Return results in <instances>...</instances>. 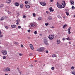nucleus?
I'll return each mask as SVG.
<instances>
[{
    "mask_svg": "<svg viewBox=\"0 0 75 75\" xmlns=\"http://www.w3.org/2000/svg\"><path fill=\"white\" fill-rule=\"evenodd\" d=\"M18 28L19 29H20V28H21V26H18Z\"/></svg>",
    "mask_w": 75,
    "mask_h": 75,
    "instance_id": "40",
    "label": "nucleus"
},
{
    "mask_svg": "<svg viewBox=\"0 0 75 75\" xmlns=\"http://www.w3.org/2000/svg\"><path fill=\"white\" fill-rule=\"evenodd\" d=\"M16 42H14V44H16Z\"/></svg>",
    "mask_w": 75,
    "mask_h": 75,
    "instance_id": "61",
    "label": "nucleus"
},
{
    "mask_svg": "<svg viewBox=\"0 0 75 75\" xmlns=\"http://www.w3.org/2000/svg\"><path fill=\"white\" fill-rule=\"evenodd\" d=\"M63 41H64V40H65V38H63Z\"/></svg>",
    "mask_w": 75,
    "mask_h": 75,
    "instance_id": "52",
    "label": "nucleus"
},
{
    "mask_svg": "<svg viewBox=\"0 0 75 75\" xmlns=\"http://www.w3.org/2000/svg\"><path fill=\"white\" fill-rule=\"evenodd\" d=\"M71 73L73 75H75V73L74 72V71L72 72Z\"/></svg>",
    "mask_w": 75,
    "mask_h": 75,
    "instance_id": "33",
    "label": "nucleus"
},
{
    "mask_svg": "<svg viewBox=\"0 0 75 75\" xmlns=\"http://www.w3.org/2000/svg\"><path fill=\"white\" fill-rule=\"evenodd\" d=\"M66 15H67V16H69V13H68V12H66Z\"/></svg>",
    "mask_w": 75,
    "mask_h": 75,
    "instance_id": "27",
    "label": "nucleus"
},
{
    "mask_svg": "<svg viewBox=\"0 0 75 75\" xmlns=\"http://www.w3.org/2000/svg\"><path fill=\"white\" fill-rule=\"evenodd\" d=\"M51 69L52 70H54V67H52L51 68Z\"/></svg>",
    "mask_w": 75,
    "mask_h": 75,
    "instance_id": "42",
    "label": "nucleus"
},
{
    "mask_svg": "<svg viewBox=\"0 0 75 75\" xmlns=\"http://www.w3.org/2000/svg\"><path fill=\"white\" fill-rule=\"evenodd\" d=\"M4 75H8L7 74H5Z\"/></svg>",
    "mask_w": 75,
    "mask_h": 75,
    "instance_id": "63",
    "label": "nucleus"
},
{
    "mask_svg": "<svg viewBox=\"0 0 75 75\" xmlns=\"http://www.w3.org/2000/svg\"><path fill=\"white\" fill-rule=\"evenodd\" d=\"M34 33L36 35L37 34V31H35L34 32Z\"/></svg>",
    "mask_w": 75,
    "mask_h": 75,
    "instance_id": "26",
    "label": "nucleus"
},
{
    "mask_svg": "<svg viewBox=\"0 0 75 75\" xmlns=\"http://www.w3.org/2000/svg\"><path fill=\"white\" fill-rule=\"evenodd\" d=\"M21 47L22 48H23L24 47V45H21Z\"/></svg>",
    "mask_w": 75,
    "mask_h": 75,
    "instance_id": "39",
    "label": "nucleus"
},
{
    "mask_svg": "<svg viewBox=\"0 0 75 75\" xmlns=\"http://www.w3.org/2000/svg\"><path fill=\"white\" fill-rule=\"evenodd\" d=\"M11 27H12V28H14V27H16V25H12L11 26Z\"/></svg>",
    "mask_w": 75,
    "mask_h": 75,
    "instance_id": "20",
    "label": "nucleus"
},
{
    "mask_svg": "<svg viewBox=\"0 0 75 75\" xmlns=\"http://www.w3.org/2000/svg\"><path fill=\"white\" fill-rule=\"evenodd\" d=\"M28 39H30V37H28Z\"/></svg>",
    "mask_w": 75,
    "mask_h": 75,
    "instance_id": "60",
    "label": "nucleus"
},
{
    "mask_svg": "<svg viewBox=\"0 0 75 75\" xmlns=\"http://www.w3.org/2000/svg\"><path fill=\"white\" fill-rule=\"evenodd\" d=\"M66 39L67 40H71V39L69 38V37H68L67 38H66Z\"/></svg>",
    "mask_w": 75,
    "mask_h": 75,
    "instance_id": "24",
    "label": "nucleus"
},
{
    "mask_svg": "<svg viewBox=\"0 0 75 75\" xmlns=\"http://www.w3.org/2000/svg\"><path fill=\"white\" fill-rule=\"evenodd\" d=\"M71 42H69V44H71Z\"/></svg>",
    "mask_w": 75,
    "mask_h": 75,
    "instance_id": "58",
    "label": "nucleus"
},
{
    "mask_svg": "<svg viewBox=\"0 0 75 75\" xmlns=\"http://www.w3.org/2000/svg\"><path fill=\"white\" fill-rule=\"evenodd\" d=\"M25 6H26V7L27 8H30V6L28 5H25Z\"/></svg>",
    "mask_w": 75,
    "mask_h": 75,
    "instance_id": "18",
    "label": "nucleus"
},
{
    "mask_svg": "<svg viewBox=\"0 0 75 75\" xmlns=\"http://www.w3.org/2000/svg\"><path fill=\"white\" fill-rule=\"evenodd\" d=\"M57 17L59 18H61V17L59 15H58Z\"/></svg>",
    "mask_w": 75,
    "mask_h": 75,
    "instance_id": "38",
    "label": "nucleus"
},
{
    "mask_svg": "<svg viewBox=\"0 0 75 75\" xmlns=\"http://www.w3.org/2000/svg\"><path fill=\"white\" fill-rule=\"evenodd\" d=\"M70 3L72 6H74V1H73V0H70Z\"/></svg>",
    "mask_w": 75,
    "mask_h": 75,
    "instance_id": "13",
    "label": "nucleus"
},
{
    "mask_svg": "<svg viewBox=\"0 0 75 75\" xmlns=\"http://www.w3.org/2000/svg\"><path fill=\"white\" fill-rule=\"evenodd\" d=\"M65 19V18H65V16H64L63 17Z\"/></svg>",
    "mask_w": 75,
    "mask_h": 75,
    "instance_id": "55",
    "label": "nucleus"
},
{
    "mask_svg": "<svg viewBox=\"0 0 75 75\" xmlns=\"http://www.w3.org/2000/svg\"><path fill=\"white\" fill-rule=\"evenodd\" d=\"M50 1L52 2H52H53V0H51Z\"/></svg>",
    "mask_w": 75,
    "mask_h": 75,
    "instance_id": "54",
    "label": "nucleus"
},
{
    "mask_svg": "<svg viewBox=\"0 0 75 75\" xmlns=\"http://www.w3.org/2000/svg\"><path fill=\"white\" fill-rule=\"evenodd\" d=\"M44 43L46 45H48V40L47 38H45L44 39Z\"/></svg>",
    "mask_w": 75,
    "mask_h": 75,
    "instance_id": "2",
    "label": "nucleus"
},
{
    "mask_svg": "<svg viewBox=\"0 0 75 75\" xmlns=\"http://www.w3.org/2000/svg\"><path fill=\"white\" fill-rule=\"evenodd\" d=\"M8 14H11V12H10L9 11H8Z\"/></svg>",
    "mask_w": 75,
    "mask_h": 75,
    "instance_id": "44",
    "label": "nucleus"
},
{
    "mask_svg": "<svg viewBox=\"0 0 75 75\" xmlns=\"http://www.w3.org/2000/svg\"><path fill=\"white\" fill-rule=\"evenodd\" d=\"M48 20H52V17L51 16H49L48 18Z\"/></svg>",
    "mask_w": 75,
    "mask_h": 75,
    "instance_id": "21",
    "label": "nucleus"
},
{
    "mask_svg": "<svg viewBox=\"0 0 75 75\" xmlns=\"http://www.w3.org/2000/svg\"><path fill=\"white\" fill-rule=\"evenodd\" d=\"M27 31L28 33H30V32H31V30H30V29H29Z\"/></svg>",
    "mask_w": 75,
    "mask_h": 75,
    "instance_id": "35",
    "label": "nucleus"
},
{
    "mask_svg": "<svg viewBox=\"0 0 75 75\" xmlns=\"http://www.w3.org/2000/svg\"><path fill=\"white\" fill-rule=\"evenodd\" d=\"M25 4H27L28 3V1H25Z\"/></svg>",
    "mask_w": 75,
    "mask_h": 75,
    "instance_id": "43",
    "label": "nucleus"
},
{
    "mask_svg": "<svg viewBox=\"0 0 75 75\" xmlns=\"http://www.w3.org/2000/svg\"><path fill=\"white\" fill-rule=\"evenodd\" d=\"M71 27H69L68 30V34H71V32L70 31L71 29Z\"/></svg>",
    "mask_w": 75,
    "mask_h": 75,
    "instance_id": "11",
    "label": "nucleus"
},
{
    "mask_svg": "<svg viewBox=\"0 0 75 75\" xmlns=\"http://www.w3.org/2000/svg\"><path fill=\"white\" fill-rule=\"evenodd\" d=\"M35 16H36V15L35 13H33V17H35Z\"/></svg>",
    "mask_w": 75,
    "mask_h": 75,
    "instance_id": "29",
    "label": "nucleus"
},
{
    "mask_svg": "<svg viewBox=\"0 0 75 75\" xmlns=\"http://www.w3.org/2000/svg\"><path fill=\"white\" fill-rule=\"evenodd\" d=\"M3 35H0V37H3Z\"/></svg>",
    "mask_w": 75,
    "mask_h": 75,
    "instance_id": "50",
    "label": "nucleus"
},
{
    "mask_svg": "<svg viewBox=\"0 0 75 75\" xmlns=\"http://www.w3.org/2000/svg\"><path fill=\"white\" fill-rule=\"evenodd\" d=\"M65 2L64 1H63V3L62 4V5H61L62 7V8H64L65 7Z\"/></svg>",
    "mask_w": 75,
    "mask_h": 75,
    "instance_id": "3",
    "label": "nucleus"
},
{
    "mask_svg": "<svg viewBox=\"0 0 75 75\" xmlns=\"http://www.w3.org/2000/svg\"><path fill=\"white\" fill-rule=\"evenodd\" d=\"M1 32L0 31V35H1Z\"/></svg>",
    "mask_w": 75,
    "mask_h": 75,
    "instance_id": "56",
    "label": "nucleus"
},
{
    "mask_svg": "<svg viewBox=\"0 0 75 75\" xmlns=\"http://www.w3.org/2000/svg\"><path fill=\"white\" fill-rule=\"evenodd\" d=\"M52 57H53V58H54L56 57V55L55 54H53L52 55Z\"/></svg>",
    "mask_w": 75,
    "mask_h": 75,
    "instance_id": "25",
    "label": "nucleus"
},
{
    "mask_svg": "<svg viewBox=\"0 0 75 75\" xmlns=\"http://www.w3.org/2000/svg\"><path fill=\"white\" fill-rule=\"evenodd\" d=\"M16 44H18V42H16V43H15Z\"/></svg>",
    "mask_w": 75,
    "mask_h": 75,
    "instance_id": "53",
    "label": "nucleus"
},
{
    "mask_svg": "<svg viewBox=\"0 0 75 75\" xmlns=\"http://www.w3.org/2000/svg\"><path fill=\"white\" fill-rule=\"evenodd\" d=\"M26 16L25 15H23V18H26Z\"/></svg>",
    "mask_w": 75,
    "mask_h": 75,
    "instance_id": "32",
    "label": "nucleus"
},
{
    "mask_svg": "<svg viewBox=\"0 0 75 75\" xmlns=\"http://www.w3.org/2000/svg\"><path fill=\"white\" fill-rule=\"evenodd\" d=\"M23 54L20 53L19 54V55L20 56H23Z\"/></svg>",
    "mask_w": 75,
    "mask_h": 75,
    "instance_id": "36",
    "label": "nucleus"
},
{
    "mask_svg": "<svg viewBox=\"0 0 75 75\" xmlns=\"http://www.w3.org/2000/svg\"><path fill=\"white\" fill-rule=\"evenodd\" d=\"M5 28H6V29H8V26H6Z\"/></svg>",
    "mask_w": 75,
    "mask_h": 75,
    "instance_id": "49",
    "label": "nucleus"
},
{
    "mask_svg": "<svg viewBox=\"0 0 75 75\" xmlns=\"http://www.w3.org/2000/svg\"><path fill=\"white\" fill-rule=\"evenodd\" d=\"M17 16H20V13H17Z\"/></svg>",
    "mask_w": 75,
    "mask_h": 75,
    "instance_id": "46",
    "label": "nucleus"
},
{
    "mask_svg": "<svg viewBox=\"0 0 75 75\" xmlns=\"http://www.w3.org/2000/svg\"><path fill=\"white\" fill-rule=\"evenodd\" d=\"M61 43V41L59 40H57V44H59Z\"/></svg>",
    "mask_w": 75,
    "mask_h": 75,
    "instance_id": "17",
    "label": "nucleus"
},
{
    "mask_svg": "<svg viewBox=\"0 0 75 75\" xmlns=\"http://www.w3.org/2000/svg\"><path fill=\"white\" fill-rule=\"evenodd\" d=\"M42 19V18L40 17H39L38 18V20H41Z\"/></svg>",
    "mask_w": 75,
    "mask_h": 75,
    "instance_id": "28",
    "label": "nucleus"
},
{
    "mask_svg": "<svg viewBox=\"0 0 75 75\" xmlns=\"http://www.w3.org/2000/svg\"><path fill=\"white\" fill-rule=\"evenodd\" d=\"M45 25H46V26H48V23H45Z\"/></svg>",
    "mask_w": 75,
    "mask_h": 75,
    "instance_id": "37",
    "label": "nucleus"
},
{
    "mask_svg": "<svg viewBox=\"0 0 75 75\" xmlns=\"http://www.w3.org/2000/svg\"><path fill=\"white\" fill-rule=\"evenodd\" d=\"M35 25V23H31L30 24L29 27H30L31 28L33 27H34Z\"/></svg>",
    "mask_w": 75,
    "mask_h": 75,
    "instance_id": "4",
    "label": "nucleus"
},
{
    "mask_svg": "<svg viewBox=\"0 0 75 75\" xmlns=\"http://www.w3.org/2000/svg\"><path fill=\"white\" fill-rule=\"evenodd\" d=\"M20 22V20L19 19H18L16 20V23L17 25H18Z\"/></svg>",
    "mask_w": 75,
    "mask_h": 75,
    "instance_id": "9",
    "label": "nucleus"
},
{
    "mask_svg": "<svg viewBox=\"0 0 75 75\" xmlns=\"http://www.w3.org/2000/svg\"><path fill=\"white\" fill-rule=\"evenodd\" d=\"M3 6H4L3 5H1L0 6V8H1V7H3Z\"/></svg>",
    "mask_w": 75,
    "mask_h": 75,
    "instance_id": "41",
    "label": "nucleus"
},
{
    "mask_svg": "<svg viewBox=\"0 0 75 75\" xmlns=\"http://www.w3.org/2000/svg\"><path fill=\"white\" fill-rule=\"evenodd\" d=\"M23 4H21L20 6V7L21 8H23Z\"/></svg>",
    "mask_w": 75,
    "mask_h": 75,
    "instance_id": "19",
    "label": "nucleus"
},
{
    "mask_svg": "<svg viewBox=\"0 0 75 75\" xmlns=\"http://www.w3.org/2000/svg\"><path fill=\"white\" fill-rule=\"evenodd\" d=\"M39 35H40V36H42V34H40Z\"/></svg>",
    "mask_w": 75,
    "mask_h": 75,
    "instance_id": "57",
    "label": "nucleus"
},
{
    "mask_svg": "<svg viewBox=\"0 0 75 75\" xmlns=\"http://www.w3.org/2000/svg\"><path fill=\"white\" fill-rule=\"evenodd\" d=\"M67 25H64L63 27V28L65 29V28L66 27H67Z\"/></svg>",
    "mask_w": 75,
    "mask_h": 75,
    "instance_id": "22",
    "label": "nucleus"
},
{
    "mask_svg": "<svg viewBox=\"0 0 75 75\" xmlns=\"http://www.w3.org/2000/svg\"><path fill=\"white\" fill-rule=\"evenodd\" d=\"M2 53L4 55H6L7 54V52L6 51H4L2 52Z\"/></svg>",
    "mask_w": 75,
    "mask_h": 75,
    "instance_id": "7",
    "label": "nucleus"
},
{
    "mask_svg": "<svg viewBox=\"0 0 75 75\" xmlns=\"http://www.w3.org/2000/svg\"><path fill=\"white\" fill-rule=\"evenodd\" d=\"M51 28H55V27L54 26H52L50 27Z\"/></svg>",
    "mask_w": 75,
    "mask_h": 75,
    "instance_id": "45",
    "label": "nucleus"
},
{
    "mask_svg": "<svg viewBox=\"0 0 75 75\" xmlns=\"http://www.w3.org/2000/svg\"><path fill=\"white\" fill-rule=\"evenodd\" d=\"M3 59H6V57L5 56H4L3 57Z\"/></svg>",
    "mask_w": 75,
    "mask_h": 75,
    "instance_id": "30",
    "label": "nucleus"
},
{
    "mask_svg": "<svg viewBox=\"0 0 75 75\" xmlns=\"http://www.w3.org/2000/svg\"><path fill=\"white\" fill-rule=\"evenodd\" d=\"M46 53L48 54V50H46Z\"/></svg>",
    "mask_w": 75,
    "mask_h": 75,
    "instance_id": "48",
    "label": "nucleus"
},
{
    "mask_svg": "<svg viewBox=\"0 0 75 75\" xmlns=\"http://www.w3.org/2000/svg\"><path fill=\"white\" fill-rule=\"evenodd\" d=\"M3 71L4 72H8V71H10V69L8 67H7L4 69Z\"/></svg>",
    "mask_w": 75,
    "mask_h": 75,
    "instance_id": "1",
    "label": "nucleus"
},
{
    "mask_svg": "<svg viewBox=\"0 0 75 75\" xmlns=\"http://www.w3.org/2000/svg\"><path fill=\"white\" fill-rule=\"evenodd\" d=\"M19 73L21 74V72H19Z\"/></svg>",
    "mask_w": 75,
    "mask_h": 75,
    "instance_id": "59",
    "label": "nucleus"
},
{
    "mask_svg": "<svg viewBox=\"0 0 75 75\" xmlns=\"http://www.w3.org/2000/svg\"><path fill=\"white\" fill-rule=\"evenodd\" d=\"M30 66H31V67H33V65H30Z\"/></svg>",
    "mask_w": 75,
    "mask_h": 75,
    "instance_id": "62",
    "label": "nucleus"
},
{
    "mask_svg": "<svg viewBox=\"0 0 75 75\" xmlns=\"http://www.w3.org/2000/svg\"><path fill=\"white\" fill-rule=\"evenodd\" d=\"M44 50V48L43 47H41L39 50H38L37 51L39 52L43 51Z\"/></svg>",
    "mask_w": 75,
    "mask_h": 75,
    "instance_id": "6",
    "label": "nucleus"
},
{
    "mask_svg": "<svg viewBox=\"0 0 75 75\" xmlns=\"http://www.w3.org/2000/svg\"><path fill=\"white\" fill-rule=\"evenodd\" d=\"M11 0H6V3L8 4H10L11 3Z\"/></svg>",
    "mask_w": 75,
    "mask_h": 75,
    "instance_id": "15",
    "label": "nucleus"
},
{
    "mask_svg": "<svg viewBox=\"0 0 75 75\" xmlns=\"http://www.w3.org/2000/svg\"><path fill=\"white\" fill-rule=\"evenodd\" d=\"M46 13L47 14H48V13H49V12L48 11H47L46 12Z\"/></svg>",
    "mask_w": 75,
    "mask_h": 75,
    "instance_id": "51",
    "label": "nucleus"
},
{
    "mask_svg": "<svg viewBox=\"0 0 75 75\" xmlns=\"http://www.w3.org/2000/svg\"><path fill=\"white\" fill-rule=\"evenodd\" d=\"M40 4L41 5H42V6H45L46 5V3H45L40 2Z\"/></svg>",
    "mask_w": 75,
    "mask_h": 75,
    "instance_id": "12",
    "label": "nucleus"
},
{
    "mask_svg": "<svg viewBox=\"0 0 75 75\" xmlns=\"http://www.w3.org/2000/svg\"><path fill=\"white\" fill-rule=\"evenodd\" d=\"M72 9H73V10H74L75 9V7L73 6L71 7Z\"/></svg>",
    "mask_w": 75,
    "mask_h": 75,
    "instance_id": "34",
    "label": "nucleus"
},
{
    "mask_svg": "<svg viewBox=\"0 0 75 75\" xmlns=\"http://www.w3.org/2000/svg\"><path fill=\"white\" fill-rule=\"evenodd\" d=\"M54 35H51L49 36L48 38L50 40H52L54 38Z\"/></svg>",
    "mask_w": 75,
    "mask_h": 75,
    "instance_id": "5",
    "label": "nucleus"
},
{
    "mask_svg": "<svg viewBox=\"0 0 75 75\" xmlns=\"http://www.w3.org/2000/svg\"><path fill=\"white\" fill-rule=\"evenodd\" d=\"M71 69H74V66H72L71 67Z\"/></svg>",
    "mask_w": 75,
    "mask_h": 75,
    "instance_id": "31",
    "label": "nucleus"
},
{
    "mask_svg": "<svg viewBox=\"0 0 75 75\" xmlns=\"http://www.w3.org/2000/svg\"><path fill=\"white\" fill-rule=\"evenodd\" d=\"M4 16H2L1 18V19L2 20H4Z\"/></svg>",
    "mask_w": 75,
    "mask_h": 75,
    "instance_id": "23",
    "label": "nucleus"
},
{
    "mask_svg": "<svg viewBox=\"0 0 75 75\" xmlns=\"http://www.w3.org/2000/svg\"><path fill=\"white\" fill-rule=\"evenodd\" d=\"M49 10H50V12H53L54 11V9H52V7H50L49 8Z\"/></svg>",
    "mask_w": 75,
    "mask_h": 75,
    "instance_id": "14",
    "label": "nucleus"
},
{
    "mask_svg": "<svg viewBox=\"0 0 75 75\" xmlns=\"http://www.w3.org/2000/svg\"><path fill=\"white\" fill-rule=\"evenodd\" d=\"M57 6L59 8H62V7H61V5L59 4V3L58 2H57Z\"/></svg>",
    "mask_w": 75,
    "mask_h": 75,
    "instance_id": "8",
    "label": "nucleus"
},
{
    "mask_svg": "<svg viewBox=\"0 0 75 75\" xmlns=\"http://www.w3.org/2000/svg\"><path fill=\"white\" fill-rule=\"evenodd\" d=\"M74 17H75V15H74Z\"/></svg>",
    "mask_w": 75,
    "mask_h": 75,
    "instance_id": "64",
    "label": "nucleus"
},
{
    "mask_svg": "<svg viewBox=\"0 0 75 75\" xmlns=\"http://www.w3.org/2000/svg\"><path fill=\"white\" fill-rule=\"evenodd\" d=\"M33 55V53H30L29 54V56H31Z\"/></svg>",
    "mask_w": 75,
    "mask_h": 75,
    "instance_id": "47",
    "label": "nucleus"
},
{
    "mask_svg": "<svg viewBox=\"0 0 75 75\" xmlns=\"http://www.w3.org/2000/svg\"><path fill=\"white\" fill-rule=\"evenodd\" d=\"M30 46L31 49L33 51L34 50V47H33V45L31 44L30 45Z\"/></svg>",
    "mask_w": 75,
    "mask_h": 75,
    "instance_id": "10",
    "label": "nucleus"
},
{
    "mask_svg": "<svg viewBox=\"0 0 75 75\" xmlns=\"http://www.w3.org/2000/svg\"><path fill=\"white\" fill-rule=\"evenodd\" d=\"M15 5L16 6H18L20 5V4L17 2H16L15 3Z\"/></svg>",
    "mask_w": 75,
    "mask_h": 75,
    "instance_id": "16",
    "label": "nucleus"
}]
</instances>
